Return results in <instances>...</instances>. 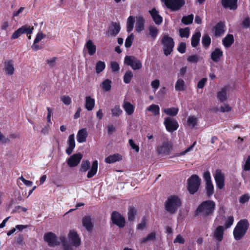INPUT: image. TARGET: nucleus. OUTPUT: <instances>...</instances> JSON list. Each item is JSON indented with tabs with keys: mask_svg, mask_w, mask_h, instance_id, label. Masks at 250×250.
<instances>
[{
	"mask_svg": "<svg viewBox=\"0 0 250 250\" xmlns=\"http://www.w3.org/2000/svg\"><path fill=\"white\" fill-rule=\"evenodd\" d=\"M215 203L212 200H206L202 202L195 210V215L206 218L212 216L215 209Z\"/></svg>",
	"mask_w": 250,
	"mask_h": 250,
	"instance_id": "f257e3e1",
	"label": "nucleus"
},
{
	"mask_svg": "<svg viewBox=\"0 0 250 250\" xmlns=\"http://www.w3.org/2000/svg\"><path fill=\"white\" fill-rule=\"evenodd\" d=\"M69 244L66 240V238L62 236L60 237V240L63 248V250H74L72 246L78 247L81 245V239L76 231L70 230L68 234Z\"/></svg>",
	"mask_w": 250,
	"mask_h": 250,
	"instance_id": "f03ea898",
	"label": "nucleus"
},
{
	"mask_svg": "<svg viewBox=\"0 0 250 250\" xmlns=\"http://www.w3.org/2000/svg\"><path fill=\"white\" fill-rule=\"evenodd\" d=\"M182 206V200L177 195H170L165 203V210L170 214H175Z\"/></svg>",
	"mask_w": 250,
	"mask_h": 250,
	"instance_id": "7ed1b4c3",
	"label": "nucleus"
},
{
	"mask_svg": "<svg viewBox=\"0 0 250 250\" xmlns=\"http://www.w3.org/2000/svg\"><path fill=\"white\" fill-rule=\"evenodd\" d=\"M249 227V223L247 219H242L237 224L233 230V236L236 240L241 239L246 234Z\"/></svg>",
	"mask_w": 250,
	"mask_h": 250,
	"instance_id": "20e7f679",
	"label": "nucleus"
},
{
	"mask_svg": "<svg viewBox=\"0 0 250 250\" xmlns=\"http://www.w3.org/2000/svg\"><path fill=\"white\" fill-rule=\"evenodd\" d=\"M201 179L197 175H192L188 180V189L191 194H194L199 189Z\"/></svg>",
	"mask_w": 250,
	"mask_h": 250,
	"instance_id": "39448f33",
	"label": "nucleus"
},
{
	"mask_svg": "<svg viewBox=\"0 0 250 250\" xmlns=\"http://www.w3.org/2000/svg\"><path fill=\"white\" fill-rule=\"evenodd\" d=\"M162 43L163 45L164 54L168 56L172 51L174 45L173 39L167 35H165L162 39Z\"/></svg>",
	"mask_w": 250,
	"mask_h": 250,
	"instance_id": "423d86ee",
	"label": "nucleus"
},
{
	"mask_svg": "<svg viewBox=\"0 0 250 250\" xmlns=\"http://www.w3.org/2000/svg\"><path fill=\"white\" fill-rule=\"evenodd\" d=\"M124 62L134 70L140 69L142 67L141 61L134 56H125Z\"/></svg>",
	"mask_w": 250,
	"mask_h": 250,
	"instance_id": "0eeeda50",
	"label": "nucleus"
},
{
	"mask_svg": "<svg viewBox=\"0 0 250 250\" xmlns=\"http://www.w3.org/2000/svg\"><path fill=\"white\" fill-rule=\"evenodd\" d=\"M166 6L172 11L179 10L185 3V0H162Z\"/></svg>",
	"mask_w": 250,
	"mask_h": 250,
	"instance_id": "6e6552de",
	"label": "nucleus"
},
{
	"mask_svg": "<svg viewBox=\"0 0 250 250\" xmlns=\"http://www.w3.org/2000/svg\"><path fill=\"white\" fill-rule=\"evenodd\" d=\"M166 129L169 132H173L179 127L177 121L172 117L166 118L164 122Z\"/></svg>",
	"mask_w": 250,
	"mask_h": 250,
	"instance_id": "1a4fd4ad",
	"label": "nucleus"
},
{
	"mask_svg": "<svg viewBox=\"0 0 250 250\" xmlns=\"http://www.w3.org/2000/svg\"><path fill=\"white\" fill-rule=\"evenodd\" d=\"M44 240L49 247H54L60 244L57 236L52 232L46 233L44 235Z\"/></svg>",
	"mask_w": 250,
	"mask_h": 250,
	"instance_id": "9d476101",
	"label": "nucleus"
},
{
	"mask_svg": "<svg viewBox=\"0 0 250 250\" xmlns=\"http://www.w3.org/2000/svg\"><path fill=\"white\" fill-rule=\"evenodd\" d=\"M111 220L113 224L120 228H123L125 226V219L118 212L114 211L111 214Z\"/></svg>",
	"mask_w": 250,
	"mask_h": 250,
	"instance_id": "9b49d317",
	"label": "nucleus"
},
{
	"mask_svg": "<svg viewBox=\"0 0 250 250\" xmlns=\"http://www.w3.org/2000/svg\"><path fill=\"white\" fill-rule=\"evenodd\" d=\"M214 179L218 188L222 189L224 186L225 176L220 169L216 170Z\"/></svg>",
	"mask_w": 250,
	"mask_h": 250,
	"instance_id": "f8f14e48",
	"label": "nucleus"
},
{
	"mask_svg": "<svg viewBox=\"0 0 250 250\" xmlns=\"http://www.w3.org/2000/svg\"><path fill=\"white\" fill-rule=\"evenodd\" d=\"M82 157L83 155L80 153L74 154L67 159V165L71 167H75L80 163Z\"/></svg>",
	"mask_w": 250,
	"mask_h": 250,
	"instance_id": "ddd939ff",
	"label": "nucleus"
},
{
	"mask_svg": "<svg viewBox=\"0 0 250 250\" xmlns=\"http://www.w3.org/2000/svg\"><path fill=\"white\" fill-rule=\"evenodd\" d=\"M172 149V145L170 142L166 141L157 147V150L159 154L168 155Z\"/></svg>",
	"mask_w": 250,
	"mask_h": 250,
	"instance_id": "4468645a",
	"label": "nucleus"
},
{
	"mask_svg": "<svg viewBox=\"0 0 250 250\" xmlns=\"http://www.w3.org/2000/svg\"><path fill=\"white\" fill-rule=\"evenodd\" d=\"M4 64V70L5 73L8 75H13L15 71L14 61L13 60L5 61Z\"/></svg>",
	"mask_w": 250,
	"mask_h": 250,
	"instance_id": "2eb2a0df",
	"label": "nucleus"
},
{
	"mask_svg": "<svg viewBox=\"0 0 250 250\" xmlns=\"http://www.w3.org/2000/svg\"><path fill=\"white\" fill-rule=\"evenodd\" d=\"M149 13L150 14L153 21L156 24L160 25L162 23L163 18L159 15V12L155 8H153L151 10H149Z\"/></svg>",
	"mask_w": 250,
	"mask_h": 250,
	"instance_id": "dca6fc26",
	"label": "nucleus"
},
{
	"mask_svg": "<svg viewBox=\"0 0 250 250\" xmlns=\"http://www.w3.org/2000/svg\"><path fill=\"white\" fill-rule=\"evenodd\" d=\"M237 0H221V3L225 8L235 10L237 7Z\"/></svg>",
	"mask_w": 250,
	"mask_h": 250,
	"instance_id": "f3484780",
	"label": "nucleus"
},
{
	"mask_svg": "<svg viewBox=\"0 0 250 250\" xmlns=\"http://www.w3.org/2000/svg\"><path fill=\"white\" fill-rule=\"evenodd\" d=\"M120 29L119 23L113 22L109 27L108 34L111 36H115L120 32Z\"/></svg>",
	"mask_w": 250,
	"mask_h": 250,
	"instance_id": "a211bd4d",
	"label": "nucleus"
},
{
	"mask_svg": "<svg viewBox=\"0 0 250 250\" xmlns=\"http://www.w3.org/2000/svg\"><path fill=\"white\" fill-rule=\"evenodd\" d=\"M224 230V228L222 226H218L214 230L213 237L218 243L223 238Z\"/></svg>",
	"mask_w": 250,
	"mask_h": 250,
	"instance_id": "6ab92c4d",
	"label": "nucleus"
},
{
	"mask_svg": "<svg viewBox=\"0 0 250 250\" xmlns=\"http://www.w3.org/2000/svg\"><path fill=\"white\" fill-rule=\"evenodd\" d=\"M225 24L223 22H218L213 28L214 36L219 37L224 34Z\"/></svg>",
	"mask_w": 250,
	"mask_h": 250,
	"instance_id": "aec40b11",
	"label": "nucleus"
},
{
	"mask_svg": "<svg viewBox=\"0 0 250 250\" xmlns=\"http://www.w3.org/2000/svg\"><path fill=\"white\" fill-rule=\"evenodd\" d=\"M68 147L66 149V152L68 155H70L72 153L73 149L75 147V142L74 134H72L69 135L68 137Z\"/></svg>",
	"mask_w": 250,
	"mask_h": 250,
	"instance_id": "412c9836",
	"label": "nucleus"
},
{
	"mask_svg": "<svg viewBox=\"0 0 250 250\" xmlns=\"http://www.w3.org/2000/svg\"><path fill=\"white\" fill-rule=\"evenodd\" d=\"M84 48H85L88 54L90 56L93 55L96 51V46L94 44L93 41L89 40L85 44Z\"/></svg>",
	"mask_w": 250,
	"mask_h": 250,
	"instance_id": "4be33fe9",
	"label": "nucleus"
},
{
	"mask_svg": "<svg viewBox=\"0 0 250 250\" xmlns=\"http://www.w3.org/2000/svg\"><path fill=\"white\" fill-rule=\"evenodd\" d=\"M88 133L86 128H82L79 130L77 135V141L79 143L85 142Z\"/></svg>",
	"mask_w": 250,
	"mask_h": 250,
	"instance_id": "5701e85b",
	"label": "nucleus"
},
{
	"mask_svg": "<svg viewBox=\"0 0 250 250\" xmlns=\"http://www.w3.org/2000/svg\"><path fill=\"white\" fill-rule=\"evenodd\" d=\"M223 56V51L219 48H215L211 53V60L215 62H218Z\"/></svg>",
	"mask_w": 250,
	"mask_h": 250,
	"instance_id": "b1692460",
	"label": "nucleus"
},
{
	"mask_svg": "<svg viewBox=\"0 0 250 250\" xmlns=\"http://www.w3.org/2000/svg\"><path fill=\"white\" fill-rule=\"evenodd\" d=\"M227 90L228 87L227 86H224L217 93V97L220 102H223L227 100Z\"/></svg>",
	"mask_w": 250,
	"mask_h": 250,
	"instance_id": "393cba45",
	"label": "nucleus"
},
{
	"mask_svg": "<svg viewBox=\"0 0 250 250\" xmlns=\"http://www.w3.org/2000/svg\"><path fill=\"white\" fill-rule=\"evenodd\" d=\"M145 19L143 17L138 16L136 17V23L135 25L136 30L141 32L144 30Z\"/></svg>",
	"mask_w": 250,
	"mask_h": 250,
	"instance_id": "a878e982",
	"label": "nucleus"
},
{
	"mask_svg": "<svg viewBox=\"0 0 250 250\" xmlns=\"http://www.w3.org/2000/svg\"><path fill=\"white\" fill-rule=\"evenodd\" d=\"M123 107L128 115H131L133 113L134 107L130 102L124 101Z\"/></svg>",
	"mask_w": 250,
	"mask_h": 250,
	"instance_id": "bb28decb",
	"label": "nucleus"
},
{
	"mask_svg": "<svg viewBox=\"0 0 250 250\" xmlns=\"http://www.w3.org/2000/svg\"><path fill=\"white\" fill-rule=\"evenodd\" d=\"M83 225L88 230H91L93 227V224L91 222V219L89 216H85L82 219Z\"/></svg>",
	"mask_w": 250,
	"mask_h": 250,
	"instance_id": "cd10ccee",
	"label": "nucleus"
},
{
	"mask_svg": "<svg viewBox=\"0 0 250 250\" xmlns=\"http://www.w3.org/2000/svg\"><path fill=\"white\" fill-rule=\"evenodd\" d=\"M98 161L95 160L93 162L91 169L88 171L87 174V177L88 178H91L94 176L97 173L98 170Z\"/></svg>",
	"mask_w": 250,
	"mask_h": 250,
	"instance_id": "c85d7f7f",
	"label": "nucleus"
},
{
	"mask_svg": "<svg viewBox=\"0 0 250 250\" xmlns=\"http://www.w3.org/2000/svg\"><path fill=\"white\" fill-rule=\"evenodd\" d=\"M233 42L234 38L231 34H228L223 40V44L227 48L230 47Z\"/></svg>",
	"mask_w": 250,
	"mask_h": 250,
	"instance_id": "c756f323",
	"label": "nucleus"
},
{
	"mask_svg": "<svg viewBox=\"0 0 250 250\" xmlns=\"http://www.w3.org/2000/svg\"><path fill=\"white\" fill-rule=\"evenodd\" d=\"M201 37V33L196 32L191 38V44L192 47H196L199 44Z\"/></svg>",
	"mask_w": 250,
	"mask_h": 250,
	"instance_id": "7c9ffc66",
	"label": "nucleus"
},
{
	"mask_svg": "<svg viewBox=\"0 0 250 250\" xmlns=\"http://www.w3.org/2000/svg\"><path fill=\"white\" fill-rule=\"evenodd\" d=\"M95 105V100L89 96L85 98V108L88 111H91L93 109Z\"/></svg>",
	"mask_w": 250,
	"mask_h": 250,
	"instance_id": "2f4dec72",
	"label": "nucleus"
},
{
	"mask_svg": "<svg viewBox=\"0 0 250 250\" xmlns=\"http://www.w3.org/2000/svg\"><path fill=\"white\" fill-rule=\"evenodd\" d=\"M121 160L120 156L118 154L110 155L105 159L106 163L112 164Z\"/></svg>",
	"mask_w": 250,
	"mask_h": 250,
	"instance_id": "473e14b6",
	"label": "nucleus"
},
{
	"mask_svg": "<svg viewBox=\"0 0 250 250\" xmlns=\"http://www.w3.org/2000/svg\"><path fill=\"white\" fill-rule=\"evenodd\" d=\"M137 213L136 208L133 207H130L128 211V219L130 222L134 221L135 217Z\"/></svg>",
	"mask_w": 250,
	"mask_h": 250,
	"instance_id": "72a5a7b5",
	"label": "nucleus"
},
{
	"mask_svg": "<svg viewBox=\"0 0 250 250\" xmlns=\"http://www.w3.org/2000/svg\"><path fill=\"white\" fill-rule=\"evenodd\" d=\"M179 111V109L177 107H170L168 108H166L164 110V112L167 115L172 117L175 116Z\"/></svg>",
	"mask_w": 250,
	"mask_h": 250,
	"instance_id": "f704fd0d",
	"label": "nucleus"
},
{
	"mask_svg": "<svg viewBox=\"0 0 250 250\" xmlns=\"http://www.w3.org/2000/svg\"><path fill=\"white\" fill-rule=\"evenodd\" d=\"M135 22V18L132 16H130L127 21L126 30L128 32H131L134 27V23Z\"/></svg>",
	"mask_w": 250,
	"mask_h": 250,
	"instance_id": "c9c22d12",
	"label": "nucleus"
},
{
	"mask_svg": "<svg viewBox=\"0 0 250 250\" xmlns=\"http://www.w3.org/2000/svg\"><path fill=\"white\" fill-rule=\"evenodd\" d=\"M19 29L21 34H26L28 36V35H31L32 33L34 27H31L29 25H25L22 26L21 27L19 28Z\"/></svg>",
	"mask_w": 250,
	"mask_h": 250,
	"instance_id": "e433bc0d",
	"label": "nucleus"
},
{
	"mask_svg": "<svg viewBox=\"0 0 250 250\" xmlns=\"http://www.w3.org/2000/svg\"><path fill=\"white\" fill-rule=\"evenodd\" d=\"M205 190L206 195L208 197H210L214 193V187L212 183H206Z\"/></svg>",
	"mask_w": 250,
	"mask_h": 250,
	"instance_id": "4c0bfd02",
	"label": "nucleus"
},
{
	"mask_svg": "<svg viewBox=\"0 0 250 250\" xmlns=\"http://www.w3.org/2000/svg\"><path fill=\"white\" fill-rule=\"evenodd\" d=\"M149 34L150 37L153 39H155L158 34V29L153 25H150L148 27Z\"/></svg>",
	"mask_w": 250,
	"mask_h": 250,
	"instance_id": "58836bf2",
	"label": "nucleus"
},
{
	"mask_svg": "<svg viewBox=\"0 0 250 250\" xmlns=\"http://www.w3.org/2000/svg\"><path fill=\"white\" fill-rule=\"evenodd\" d=\"M105 67V64L104 62L101 61H99L96 64V72L97 74H99L101 72H102Z\"/></svg>",
	"mask_w": 250,
	"mask_h": 250,
	"instance_id": "ea45409f",
	"label": "nucleus"
},
{
	"mask_svg": "<svg viewBox=\"0 0 250 250\" xmlns=\"http://www.w3.org/2000/svg\"><path fill=\"white\" fill-rule=\"evenodd\" d=\"M202 43L206 48H208L211 43V39L208 35L205 34L203 36L202 39Z\"/></svg>",
	"mask_w": 250,
	"mask_h": 250,
	"instance_id": "a19ab883",
	"label": "nucleus"
},
{
	"mask_svg": "<svg viewBox=\"0 0 250 250\" xmlns=\"http://www.w3.org/2000/svg\"><path fill=\"white\" fill-rule=\"evenodd\" d=\"M147 110L152 112L154 116L159 114L160 107L158 105L151 104L147 108Z\"/></svg>",
	"mask_w": 250,
	"mask_h": 250,
	"instance_id": "79ce46f5",
	"label": "nucleus"
},
{
	"mask_svg": "<svg viewBox=\"0 0 250 250\" xmlns=\"http://www.w3.org/2000/svg\"><path fill=\"white\" fill-rule=\"evenodd\" d=\"M185 82L182 79H178L176 82L175 88L177 91H183L184 90Z\"/></svg>",
	"mask_w": 250,
	"mask_h": 250,
	"instance_id": "37998d69",
	"label": "nucleus"
},
{
	"mask_svg": "<svg viewBox=\"0 0 250 250\" xmlns=\"http://www.w3.org/2000/svg\"><path fill=\"white\" fill-rule=\"evenodd\" d=\"M102 87L105 91H108L111 87V81L109 79H106L102 83Z\"/></svg>",
	"mask_w": 250,
	"mask_h": 250,
	"instance_id": "c03bdc74",
	"label": "nucleus"
},
{
	"mask_svg": "<svg viewBox=\"0 0 250 250\" xmlns=\"http://www.w3.org/2000/svg\"><path fill=\"white\" fill-rule=\"evenodd\" d=\"M193 20V15L190 14L188 16H184L181 20L182 23L186 25L190 24L192 22Z\"/></svg>",
	"mask_w": 250,
	"mask_h": 250,
	"instance_id": "a18cd8bd",
	"label": "nucleus"
},
{
	"mask_svg": "<svg viewBox=\"0 0 250 250\" xmlns=\"http://www.w3.org/2000/svg\"><path fill=\"white\" fill-rule=\"evenodd\" d=\"M156 238V233L155 232H152L149 234H148L146 237L144 238L141 240L142 243H145L148 241H153Z\"/></svg>",
	"mask_w": 250,
	"mask_h": 250,
	"instance_id": "49530a36",
	"label": "nucleus"
},
{
	"mask_svg": "<svg viewBox=\"0 0 250 250\" xmlns=\"http://www.w3.org/2000/svg\"><path fill=\"white\" fill-rule=\"evenodd\" d=\"M179 34L182 38H188L189 36V28L188 27L180 28L179 29Z\"/></svg>",
	"mask_w": 250,
	"mask_h": 250,
	"instance_id": "de8ad7c7",
	"label": "nucleus"
},
{
	"mask_svg": "<svg viewBox=\"0 0 250 250\" xmlns=\"http://www.w3.org/2000/svg\"><path fill=\"white\" fill-rule=\"evenodd\" d=\"M90 167V163L88 161H82L80 171L83 172H86Z\"/></svg>",
	"mask_w": 250,
	"mask_h": 250,
	"instance_id": "09e8293b",
	"label": "nucleus"
},
{
	"mask_svg": "<svg viewBox=\"0 0 250 250\" xmlns=\"http://www.w3.org/2000/svg\"><path fill=\"white\" fill-rule=\"evenodd\" d=\"M133 77V73L131 71L128 70L126 71L124 76V82L125 83H129L132 78Z\"/></svg>",
	"mask_w": 250,
	"mask_h": 250,
	"instance_id": "8fccbe9b",
	"label": "nucleus"
},
{
	"mask_svg": "<svg viewBox=\"0 0 250 250\" xmlns=\"http://www.w3.org/2000/svg\"><path fill=\"white\" fill-rule=\"evenodd\" d=\"M112 116L119 117L122 113V110L119 105H115L113 108L111 109Z\"/></svg>",
	"mask_w": 250,
	"mask_h": 250,
	"instance_id": "3c124183",
	"label": "nucleus"
},
{
	"mask_svg": "<svg viewBox=\"0 0 250 250\" xmlns=\"http://www.w3.org/2000/svg\"><path fill=\"white\" fill-rule=\"evenodd\" d=\"M133 40L134 35L133 33H131L125 40V46L126 48H129L131 46Z\"/></svg>",
	"mask_w": 250,
	"mask_h": 250,
	"instance_id": "603ef678",
	"label": "nucleus"
},
{
	"mask_svg": "<svg viewBox=\"0 0 250 250\" xmlns=\"http://www.w3.org/2000/svg\"><path fill=\"white\" fill-rule=\"evenodd\" d=\"M187 60L189 62L197 63L199 61V56L197 55H193L188 57Z\"/></svg>",
	"mask_w": 250,
	"mask_h": 250,
	"instance_id": "864d4df0",
	"label": "nucleus"
},
{
	"mask_svg": "<svg viewBox=\"0 0 250 250\" xmlns=\"http://www.w3.org/2000/svg\"><path fill=\"white\" fill-rule=\"evenodd\" d=\"M45 37V35H44L42 32L41 31H40L39 32L37 35H36V37L34 40V43H38L39 42H40L42 39H43L44 37Z\"/></svg>",
	"mask_w": 250,
	"mask_h": 250,
	"instance_id": "5fc2aeb1",
	"label": "nucleus"
},
{
	"mask_svg": "<svg viewBox=\"0 0 250 250\" xmlns=\"http://www.w3.org/2000/svg\"><path fill=\"white\" fill-rule=\"evenodd\" d=\"M61 100L64 104L67 105H69L71 103V99L68 96H62L61 98Z\"/></svg>",
	"mask_w": 250,
	"mask_h": 250,
	"instance_id": "6e6d98bb",
	"label": "nucleus"
},
{
	"mask_svg": "<svg viewBox=\"0 0 250 250\" xmlns=\"http://www.w3.org/2000/svg\"><path fill=\"white\" fill-rule=\"evenodd\" d=\"M188 124L193 127L197 124V119L193 116L189 117L188 120Z\"/></svg>",
	"mask_w": 250,
	"mask_h": 250,
	"instance_id": "4d7b16f0",
	"label": "nucleus"
},
{
	"mask_svg": "<svg viewBox=\"0 0 250 250\" xmlns=\"http://www.w3.org/2000/svg\"><path fill=\"white\" fill-rule=\"evenodd\" d=\"M250 199V196L249 194H244L240 197L239 202L242 204H244V203L247 202L248 201H249Z\"/></svg>",
	"mask_w": 250,
	"mask_h": 250,
	"instance_id": "13d9d810",
	"label": "nucleus"
},
{
	"mask_svg": "<svg viewBox=\"0 0 250 250\" xmlns=\"http://www.w3.org/2000/svg\"><path fill=\"white\" fill-rule=\"evenodd\" d=\"M146 219L145 217H144L142 219L141 222L138 225L137 229L139 230L143 229L146 227Z\"/></svg>",
	"mask_w": 250,
	"mask_h": 250,
	"instance_id": "bf43d9fd",
	"label": "nucleus"
},
{
	"mask_svg": "<svg viewBox=\"0 0 250 250\" xmlns=\"http://www.w3.org/2000/svg\"><path fill=\"white\" fill-rule=\"evenodd\" d=\"M203 178L206 181V183H212L210 172L208 171H205L204 173Z\"/></svg>",
	"mask_w": 250,
	"mask_h": 250,
	"instance_id": "052dcab7",
	"label": "nucleus"
},
{
	"mask_svg": "<svg viewBox=\"0 0 250 250\" xmlns=\"http://www.w3.org/2000/svg\"><path fill=\"white\" fill-rule=\"evenodd\" d=\"M186 44L185 42H181L178 48V51L181 53H184L186 52Z\"/></svg>",
	"mask_w": 250,
	"mask_h": 250,
	"instance_id": "680f3d73",
	"label": "nucleus"
},
{
	"mask_svg": "<svg viewBox=\"0 0 250 250\" xmlns=\"http://www.w3.org/2000/svg\"><path fill=\"white\" fill-rule=\"evenodd\" d=\"M234 221V218L232 216H229L226 220L225 223V227L228 229L229 228L232 224Z\"/></svg>",
	"mask_w": 250,
	"mask_h": 250,
	"instance_id": "e2e57ef3",
	"label": "nucleus"
},
{
	"mask_svg": "<svg viewBox=\"0 0 250 250\" xmlns=\"http://www.w3.org/2000/svg\"><path fill=\"white\" fill-rule=\"evenodd\" d=\"M196 144V142H194L192 145H191L190 146H189L185 150L183 151L182 152H180L179 153H178L176 155V156H179L181 155H184L186 154L188 152L190 151L192 148L194 147Z\"/></svg>",
	"mask_w": 250,
	"mask_h": 250,
	"instance_id": "0e129e2a",
	"label": "nucleus"
},
{
	"mask_svg": "<svg viewBox=\"0 0 250 250\" xmlns=\"http://www.w3.org/2000/svg\"><path fill=\"white\" fill-rule=\"evenodd\" d=\"M111 67L113 72H117L119 70V64L116 62H111Z\"/></svg>",
	"mask_w": 250,
	"mask_h": 250,
	"instance_id": "69168bd1",
	"label": "nucleus"
},
{
	"mask_svg": "<svg viewBox=\"0 0 250 250\" xmlns=\"http://www.w3.org/2000/svg\"><path fill=\"white\" fill-rule=\"evenodd\" d=\"M243 27L245 28H247L250 26V19L249 17L245 18L242 24Z\"/></svg>",
	"mask_w": 250,
	"mask_h": 250,
	"instance_id": "338daca9",
	"label": "nucleus"
},
{
	"mask_svg": "<svg viewBox=\"0 0 250 250\" xmlns=\"http://www.w3.org/2000/svg\"><path fill=\"white\" fill-rule=\"evenodd\" d=\"M243 168L245 171L250 170V155L248 156Z\"/></svg>",
	"mask_w": 250,
	"mask_h": 250,
	"instance_id": "774afa93",
	"label": "nucleus"
}]
</instances>
